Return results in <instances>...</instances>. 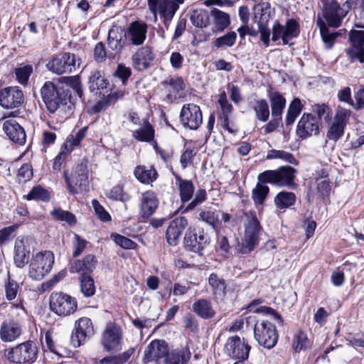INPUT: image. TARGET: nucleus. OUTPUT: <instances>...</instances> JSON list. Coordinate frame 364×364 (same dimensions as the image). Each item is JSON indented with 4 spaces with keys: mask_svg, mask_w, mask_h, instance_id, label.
<instances>
[{
    "mask_svg": "<svg viewBox=\"0 0 364 364\" xmlns=\"http://www.w3.org/2000/svg\"><path fill=\"white\" fill-rule=\"evenodd\" d=\"M41 94L47 110L50 113L56 111L66 112L71 111V107L68 106L70 100V95L63 87H58L53 82L47 81L41 89Z\"/></svg>",
    "mask_w": 364,
    "mask_h": 364,
    "instance_id": "obj_1",
    "label": "nucleus"
},
{
    "mask_svg": "<svg viewBox=\"0 0 364 364\" xmlns=\"http://www.w3.org/2000/svg\"><path fill=\"white\" fill-rule=\"evenodd\" d=\"M88 161L82 159L80 163L73 168L70 175L68 171L63 173V178L67 184L69 193L76 195L87 192L89 189V169Z\"/></svg>",
    "mask_w": 364,
    "mask_h": 364,
    "instance_id": "obj_2",
    "label": "nucleus"
},
{
    "mask_svg": "<svg viewBox=\"0 0 364 364\" xmlns=\"http://www.w3.org/2000/svg\"><path fill=\"white\" fill-rule=\"evenodd\" d=\"M185 0H147L149 10L152 14L149 18L154 23L158 21L159 14L163 18L164 26L168 29V25L179 8Z\"/></svg>",
    "mask_w": 364,
    "mask_h": 364,
    "instance_id": "obj_3",
    "label": "nucleus"
},
{
    "mask_svg": "<svg viewBox=\"0 0 364 364\" xmlns=\"http://www.w3.org/2000/svg\"><path fill=\"white\" fill-rule=\"evenodd\" d=\"M38 352L36 343L28 341L6 349L4 355L9 361L16 364H31L36 360Z\"/></svg>",
    "mask_w": 364,
    "mask_h": 364,
    "instance_id": "obj_4",
    "label": "nucleus"
},
{
    "mask_svg": "<svg viewBox=\"0 0 364 364\" xmlns=\"http://www.w3.org/2000/svg\"><path fill=\"white\" fill-rule=\"evenodd\" d=\"M296 171L291 166H281L277 170H268L259 173L257 178L261 183H269L279 187H294Z\"/></svg>",
    "mask_w": 364,
    "mask_h": 364,
    "instance_id": "obj_5",
    "label": "nucleus"
},
{
    "mask_svg": "<svg viewBox=\"0 0 364 364\" xmlns=\"http://www.w3.org/2000/svg\"><path fill=\"white\" fill-rule=\"evenodd\" d=\"M54 263V255L50 251H44L34 255L29 264L28 276L33 280H41L48 274Z\"/></svg>",
    "mask_w": 364,
    "mask_h": 364,
    "instance_id": "obj_6",
    "label": "nucleus"
},
{
    "mask_svg": "<svg viewBox=\"0 0 364 364\" xmlns=\"http://www.w3.org/2000/svg\"><path fill=\"white\" fill-rule=\"evenodd\" d=\"M254 336L260 346L268 349L275 346L279 337L276 327L264 319L257 320L255 323Z\"/></svg>",
    "mask_w": 364,
    "mask_h": 364,
    "instance_id": "obj_7",
    "label": "nucleus"
},
{
    "mask_svg": "<svg viewBox=\"0 0 364 364\" xmlns=\"http://www.w3.org/2000/svg\"><path fill=\"white\" fill-rule=\"evenodd\" d=\"M77 307L76 299L63 292H53L50 296V308L55 314L67 316L73 314Z\"/></svg>",
    "mask_w": 364,
    "mask_h": 364,
    "instance_id": "obj_8",
    "label": "nucleus"
},
{
    "mask_svg": "<svg viewBox=\"0 0 364 364\" xmlns=\"http://www.w3.org/2000/svg\"><path fill=\"white\" fill-rule=\"evenodd\" d=\"M75 55L70 53H62L53 58L46 64L47 69L56 75L71 73L79 66Z\"/></svg>",
    "mask_w": 364,
    "mask_h": 364,
    "instance_id": "obj_9",
    "label": "nucleus"
},
{
    "mask_svg": "<svg viewBox=\"0 0 364 364\" xmlns=\"http://www.w3.org/2000/svg\"><path fill=\"white\" fill-rule=\"evenodd\" d=\"M351 115L350 109L338 107L332 123L329 125L326 132V139L336 142L344 134V130Z\"/></svg>",
    "mask_w": 364,
    "mask_h": 364,
    "instance_id": "obj_10",
    "label": "nucleus"
},
{
    "mask_svg": "<svg viewBox=\"0 0 364 364\" xmlns=\"http://www.w3.org/2000/svg\"><path fill=\"white\" fill-rule=\"evenodd\" d=\"M262 229L260 223L255 214H251L247 218L245 223V237L242 245L239 251L247 254L252 251L258 243L259 233Z\"/></svg>",
    "mask_w": 364,
    "mask_h": 364,
    "instance_id": "obj_11",
    "label": "nucleus"
},
{
    "mask_svg": "<svg viewBox=\"0 0 364 364\" xmlns=\"http://www.w3.org/2000/svg\"><path fill=\"white\" fill-rule=\"evenodd\" d=\"M323 2V15L328 26L337 28L341 26L342 19L347 15L349 7L340 6L336 0H322Z\"/></svg>",
    "mask_w": 364,
    "mask_h": 364,
    "instance_id": "obj_12",
    "label": "nucleus"
},
{
    "mask_svg": "<svg viewBox=\"0 0 364 364\" xmlns=\"http://www.w3.org/2000/svg\"><path fill=\"white\" fill-rule=\"evenodd\" d=\"M93 335L94 327L92 321L87 317L80 318L75 323L70 336V343L73 347L77 348Z\"/></svg>",
    "mask_w": 364,
    "mask_h": 364,
    "instance_id": "obj_13",
    "label": "nucleus"
},
{
    "mask_svg": "<svg viewBox=\"0 0 364 364\" xmlns=\"http://www.w3.org/2000/svg\"><path fill=\"white\" fill-rule=\"evenodd\" d=\"M250 346L237 336L230 337L225 345L224 351L230 358L243 361L248 358Z\"/></svg>",
    "mask_w": 364,
    "mask_h": 364,
    "instance_id": "obj_14",
    "label": "nucleus"
},
{
    "mask_svg": "<svg viewBox=\"0 0 364 364\" xmlns=\"http://www.w3.org/2000/svg\"><path fill=\"white\" fill-rule=\"evenodd\" d=\"M180 119L184 127L198 129L203 122L200 107L193 103L184 105L181 109Z\"/></svg>",
    "mask_w": 364,
    "mask_h": 364,
    "instance_id": "obj_15",
    "label": "nucleus"
},
{
    "mask_svg": "<svg viewBox=\"0 0 364 364\" xmlns=\"http://www.w3.org/2000/svg\"><path fill=\"white\" fill-rule=\"evenodd\" d=\"M296 133L301 139L318 135L319 124L316 117L311 113H304L297 123Z\"/></svg>",
    "mask_w": 364,
    "mask_h": 364,
    "instance_id": "obj_16",
    "label": "nucleus"
},
{
    "mask_svg": "<svg viewBox=\"0 0 364 364\" xmlns=\"http://www.w3.org/2000/svg\"><path fill=\"white\" fill-rule=\"evenodd\" d=\"M23 101V91L17 86L7 87L0 90V106L4 109L18 107Z\"/></svg>",
    "mask_w": 364,
    "mask_h": 364,
    "instance_id": "obj_17",
    "label": "nucleus"
},
{
    "mask_svg": "<svg viewBox=\"0 0 364 364\" xmlns=\"http://www.w3.org/2000/svg\"><path fill=\"white\" fill-rule=\"evenodd\" d=\"M209 243V237L203 231L196 233L188 230L184 237L185 248L188 251L197 253L200 256L203 255V250Z\"/></svg>",
    "mask_w": 364,
    "mask_h": 364,
    "instance_id": "obj_18",
    "label": "nucleus"
},
{
    "mask_svg": "<svg viewBox=\"0 0 364 364\" xmlns=\"http://www.w3.org/2000/svg\"><path fill=\"white\" fill-rule=\"evenodd\" d=\"M122 331L119 326L109 323L107 326L102 336V344L107 351L120 350Z\"/></svg>",
    "mask_w": 364,
    "mask_h": 364,
    "instance_id": "obj_19",
    "label": "nucleus"
},
{
    "mask_svg": "<svg viewBox=\"0 0 364 364\" xmlns=\"http://www.w3.org/2000/svg\"><path fill=\"white\" fill-rule=\"evenodd\" d=\"M146 33L147 25L142 21H135L124 31V38L134 46H141L146 38Z\"/></svg>",
    "mask_w": 364,
    "mask_h": 364,
    "instance_id": "obj_20",
    "label": "nucleus"
},
{
    "mask_svg": "<svg viewBox=\"0 0 364 364\" xmlns=\"http://www.w3.org/2000/svg\"><path fill=\"white\" fill-rule=\"evenodd\" d=\"M159 200L153 191H148L141 195L139 214L144 219L149 218L156 210Z\"/></svg>",
    "mask_w": 364,
    "mask_h": 364,
    "instance_id": "obj_21",
    "label": "nucleus"
},
{
    "mask_svg": "<svg viewBox=\"0 0 364 364\" xmlns=\"http://www.w3.org/2000/svg\"><path fill=\"white\" fill-rule=\"evenodd\" d=\"M154 57V54L150 47L143 46L132 55V65L136 70H146L150 67Z\"/></svg>",
    "mask_w": 364,
    "mask_h": 364,
    "instance_id": "obj_22",
    "label": "nucleus"
},
{
    "mask_svg": "<svg viewBox=\"0 0 364 364\" xmlns=\"http://www.w3.org/2000/svg\"><path fill=\"white\" fill-rule=\"evenodd\" d=\"M218 103L221 109V113L219 116L221 126L230 134H236L238 131L237 127L234 124L230 125L229 123V116L232 112V106L229 103L225 92L219 95Z\"/></svg>",
    "mask_w": 364,
    "mask_h": 364,
    "instance_id": "obj_23",
    "label": "nucleus"
},
{
    "mask_svg": "<svg viewBox=\"0 0 364 364\" xmlns=\"http://www.w3.org/2000/svg\"><path fill=\"white\" fill-rule=\"evenodd\" d=\"M3 130L6 136L12 141L23 144L26 141V135L23 128L14 119H9L4 122Z\"/></svg>",
    "mask_w": 364,
    "mask_h": 364,
    "instance_id": "obj_24",
    "label": "nucleus"
},
{
    "mask_svg": "<svg viewBox=\"0 0 364 364\" xmlns=\"http://www.w3.org/2000/svg\"><path fill=\"white\" fill-rule=\"evenodd\" d=\"M168 350L167 343L164 341L154 340L146 348L143 360L149 363L164 358Z\"/></svg>",
    "mask_w": 364,
    "mask_h": 364,
    "instance_id": "obj_25",
    "label": "nucleus"
},
{
    "mask_svg": "<svg viewBox=\"0 0 364 364\" xmlns=\"http://www.w3.org/2000/svg\"><path fill=\"white\" fill-rule=\"evenodd\" d=\"M188 225V221L187 218L183 216L176 218L170 223L166 230V240L169 245H176L178 239Z\"/></svg>",
    "mask_w": 364,
    "mask_h": 364,
    "instance_id": "obj_26",
    "label": "nucleus"
},
{
    "mask_svg": "<svg viewBox=\"0 0 364 364\" xmlns=\"http://www.w3.org/2000/svg\"><path fill=\"white\" fill-rule=\"evenodd\" d=\"M21 327L18 322L14 319L5 320L0 327V338L4 342H12L21 334Z\"/></svg>",
    "mask_w": 364,
    "mask_h": 364,
    "instance_id": "obj_27",
    "label": "nucleus"
},
{
    "mask_svg": "<svg viewBox=\"0 0 364 364\" xmlns=\"http://www.w3.org/2000/svg\"><path fill=\"white\" fill-rule=\"evenodd\" d=\"M30 247L27 244V239L17 238L14 245V260L15 264L23 268L28 262Z\"/></svg>",
    "mask_w": 364,
    "mask_h": 364,
    "instance_id": "obj_28",
    "label": "nucleus"
},
{
    "mask_svg": "<svg viewBox=\"0 0 364 364\" xmlns=\"http://www.w3.org/2000/svg\"><path fill=\"white\" fill-rule=\"evenodd\" d=\"M5 296L8 301H14L16 299L19 301L14 306L16 309H21L24 311L21 300L19 299L20 294L21 291V287L18 282L11 277L9 273L8 274L7 279L4 283Z\"/></svg>",
    "mask_w": 364,
    "mask_h": 364,
    "instance_id": "obj_29",
    "label": "nucleus"
},
{
    "mask_svg": "<svg viewBox=\"0 0 364 364\" xmlns=\"http://www.w3.org/2000/svg\"><path fill=\"white\" fill-rule=\"evenodd\" d=\"M124 38V32L123 33L118 27H112L109 29L107 37L108 47L114 53H120L122 48L127 43Z\"/></svg>",
    "mask_w": 364,
    "mask_h": 364,
    "instance_id": "obj_30",
    "label": "nucleus"
},
{
    "mask_svg": "<svg viewBox=\"0 0 364 364\" xmlns=\"http://www.w3.org/2000/svg\"><path fill=\"white\" fill-rule=\"evenodd\" d=\"M191 356V353L188 347L168 350L163 360V364H186Z\"/></svg>",
    "mask_w": 364,
    "mask_h": 364,
    "instance_id": "obj_31",
    "label": "nucleus"
},
{
    "mask_svg": "<svg viewBox=\"0 0 364 364\" xmlns=\"http://www.w3.org/2000/svg\"><path fill=\"white\" fill-rule=\"evenodd\" d=\"M97 260L94 255H88L82 259L75 261L71 267L72 273H80L81 275H88L95 268Z\"/></svg>",
    "mask_w": 364,
    "mask_h": 364,
    "instance_id": "obj_32",
    "label": "nucleus"
},
{
    "mask_svg": "<svg viewBox=\"0 0 364 364\" xmlns=\"http://www.w3.org/2000/svg\"><path fill=\"white\" fill-rule=\"evenodd\" d=\"M254 20L257 24L267 23L274 14V9L269 2H259L254 8Z\"/></svg>",
    "mask_w": 364,
    "mask_h": 364,
    "instance_id": "obj_33",
    "label": "nucleus"
},
{
    "mask_svg": "<svg viewBox=\"0 0 364 364\" xmlns=\"http://www.w3.org/2000/svg\"><path fill=\"white\" fill-rule=\"evenodd\" d=\"M213 21V31H223L230 25V16L218 9H213L210 13Z\"/></svg>",
    "mask_w": 364,
    "mask_h": 364,
    "instance_id": "obj_34",
    "label": "nucleus"
},
{
    "mask_svg": "<svg viewBox=\"0 0 364 364\" xmlns=\"http://www.w3.org/2000/svg\"><path fill=\"white\" fill-rule=\"evenodd\" d=\"M270 103L272 117L282 119V115L286 106V100L278 92H272L268 95Z\"/></svg>",
    "mask_w": 364,
    "mask_h": 364,
    "instance_id": "obj_35",
    "label": "nucleus"
},
{
    "mask_svg": "<svg viewBox=\"0 0 364 364\" xmlns=\"http://www.w3.org/2000/svg\"><path fill=\"white\" fill-rule=\"evenodd\" d=\"M193 311L203 318H210L215 316L211 303L209 300L201 299L193 304Z\"/></svg>",
    "mask_w": 364,
    "mask_h": 364,
    "instance_id": "obj_36",
    "label": "nucleus"
},
{
    "mask_svg": "<svg viewBox=\"0 0 364 364\" xmlns=\"http://www.w3.org/2000/svg\"><path fill=\"white\" fill-rule=\"evenodd\" d=\"M133 137L139 141L150 142L154 139V129L147 119H144L142 127L135 130Z\"/></svg>",
    "mask_w": 364,
    "mask_h": 364,
    "instance_id": "obj_37",
    "label": "nucleus"
},
{
    "mask_svg": "<svg viewBox=\"0 0 364 364\" xmlns=\"http://www.w3.org/2000/svg\"><path fill=\"white\" fill-rule=\"evenodd\" d=\"M274 201L277 208L287 209L296 203V196L293 192L281 191L276 195Z\"/></svg>",
    "mask_w": 364,
    "mask_h": 364,
    "instance_id": "obj_38",
    "label": "nucleus"
},
{
    "mask_svg": "<svg viewBox=\"0 0 364 364\" xmlns=\"http://www.w3.org/2000/svg\"><path fill=\"white\" fill-rule=\"evenodd\" d=\"M178 182L180 198L182 203L189 201L194 193V186L191 181L183 180L179 176H176Z\"/></svg>",
    "mask_w": 364,
    "mask_h": 364,
    "instance_id": "obj_39",
    "label": "nucleus"
},
{
    "mask_svg": "<svg viewBox=\"0 0 364 364\" xmlns=\"http://www.w3.org/2000/svg\"><path fill=\"white\" fill-rule=\"evenodd\" d=\"M135 177L141 183L149 184L156 179L157 172L155 168L146 166H137L134 171Z\"/></svg>",
    "mask_w": 364,
    "mask_h": 364,
    "instance_id": "obj_40",
    "label": "nucleus"
},
{
    "mask_svg": "<svg viewBox=\"0 0 364 364\" xmlns=\"http://www.w3.org/2000/svg\"><path fill=\"white\" fill-rule=\"evenodd\" d=\"M252 109L255 112L256 118L262 122H265L269 117V107L268 102L264 99L256 100L253 105Z\"/></svg>",
    "mask_w": 364,
    "mask_h": 364,
    "instance_id": "obj_41",
    "label": "nucleus"
},
{
    "mask_svg": "<svg viewBox=\"0 0 364 364\" xmlns=\"http://www.w3.org/2000/svg\"><path fill=\"white\" fill-rule=\"evenodd\" d=\"M299 31L298 22L293 18L287 19L284 26L283 44H289V40L297 37Z\"/></svg>",
    "mask_w": 364,
    "mask_h": 364,
    "instance_id": "obj_42",
    "label": "nucleus"
},
{
    "mask_svg": "<svg viewBox=\"0 0 364 364\" xmlns=\"http://www.w3.org/2000/svg\"><path fill=\"white\" fill-rule=\"evenodd\" d=\"M210 15L205 9H196L192 11L191 14V21L192 24L198 28H204L210 23Z\"/></svg>",
    "mask_w": 364,
    "mask_h": 364,
    "instance_id": "obj_43",
    "label": "nucleus"
},
{
    "mask_svg": "<svg viewBox=\"0 0 364 364\" xmlns=\"http://www.w3.org/2000/svg\"><path fill=\"white\" fill-rule=\"evenodd\" d=\"M302 107L301 100L299 98L295 97L293 99L289 105L285 117L287 126L291 125L294 122L296 117L302 111Z\"/></svg>",
    "mask_w": 364,
    "mask_h": 364,
    "instance_id": "obj_44",
    "label": "nucleus"
},
{
    "mask_svg": "<svg viewBox=\"0 0 364 364\" xmlns=\"http://www.w3.org/2000/svg\"><path fill=\"white\" fill-rule=\"evenodd\" d=\"M208 283L216 297L223 298L225 296L226 284L223 279H220L217 274L213 273L209 276Z\"/></svg>",
    "mask_w": 364,
    "mask_h": 364,
    "instance_id": "obj_45",
    "label": "nucleus"
},
{
    "mask_svg": "<svg viewBox=\"0 0 364 364\" xmlns=\"http://www.w3.org/2000/svg\"><path fill=\"white\" fill-rule=\"evenodd\" d=\"M266 159L268 160L280 159L291 164H297L294 155L284 150L271 149L267 152Z\"/></svg>",
    "mask_w": 364,
    "mask_h": 364,
    "instance_id": "obj_46",
    "label": "nucleus"
},
{
    "mask_svg": "<svg viewBox=\"0 0 364 364\" xmlns=\"http://www.w3.org/2000/svg\"><path fill=\"white\" fill-rule=\"evenodd\" d=\"M134 352V350L130 348L126 352L117 355L105 357L100 360V363L101 364H124L128 360Z\"/></svg>",
    "mask_w": 364,
    "mask_h": 364,
    "instance_id": "obj_47",
    "label": "nucleus"
},
{
    "mask_svg": "<svg viewBox=\"0 0 364 364\" xmlns=\"http://www.w3.org/2000/svg\"><path fill=\"white\" fill-rule=\"evenodd\" d=\"M316 23L320 28V33L323 41L326 44L328 48H331L333 45L334 40L338 36V33H330L325 23L321 18L317 20Z\"/></svg>",
    "mask_w": 364,
    "mask_h": 364,
    "instance_id": "obj_48",
    "label": "nucleus"
},
{
    "mask_svg": "<svg viewBox=\"0 0 364 364\" xmlns=\"http://www.w3.org/2000/svg\"><path fill=\"white\" fill-rule=\"evenodd\" d=\"M93 55L95 60L97 63L105 62L107 58L110 60L115 58V53L113 52L107 53L105 45L102 42L97 43L95 45Z\"/></svg>",
    "mask_w": 364,
    "mask_h": 364,
    "instance_id": "obj_49",
    "label": "nucleus"
},
{
    "mask_svg": "<svg viewBox=\"0 0 364 364\" xmlns=\"http://www.w3.org/2000/svg\"><path fill=\"white\" fill-rule=\"evenodd\" d=\"M80 281L82 293L87 297L94 295L95 286L92 278L90 275H80Z\"/></svg>",
    "mask_w": 364,
    "mask_h": 364,
    "instance_id": "obj_50",
    "label": "nucleus"
},
{
    "mask_svg": "<svg viewBox=\"0 0 364 364\" xmlns=\"http://www.w3.org/2000/svg\"><path fill=\"white\" fill-rule=\"evenodd\" d=\"M28 200L48 201L50 196L48 191L41 186H34L26 196Z\"/></svg>",
    "mask_w": 364,
    "mask_h": 364,
    "instance_id": "obj_51",
    "label": "nucleus"
},
{
    "mask_svg": "<svg viewBox=\"0 0 364 364\" xmlns=\"http://www.w3.org/2000/svg\"><path fill=\"white\" fill-rule=\"evenodd\" d=\"M86 128L78 130L75 134H72L67 138L64 144L65 149L68 151H71L75 146H77L81 140L85 136Z\"/></svg>",
    "mask_w": 364,
    "mask_h": 364,
    "instance_id": "obj_52",
    "label": "nucleus"
},
{
    "mask_svg": "<svg viewBox=\"0 0 364 364\" xmlns=\"http://www.w3.org/2000/svg\"><path fill=\"white\" fill-rule=\"evenodd\" d=\"M50 214L56 220L65 221L69 225H73L76 223L75 216L69 211L63 210L60 208H55L51 211Z\"/></svg>",
    "mask_w": 364,
    "mask_h": 364,
    "instance_id": "obj_53",
    "label": "nucleus"
},
{
    "mask_svg": "<svg viewBox=\"0 0 364 364\" xmlns=\"http://www.w3.org/2000/svg\"><path fill=\"white\" fill-rule=\"evenodd\" d=\"M33 73V67L31 65H21L15 70V74L18 82L26 85Z\"/></svg>",
    "mask_w": 364,
    "mask_h": 364,
    "instance_id": "obj_54",
    "label": "nucleus"
},
{
    "mask_svg": "<svg viewBox=\"0 0 364 364\" xmlns=\"http://www.w3.org/2000/svg\"><path fill=\"white\" fill-rule=\"evenodd\" d=\"M236 38L237 34L235 31L228 32L225 35L217 38L214 41V46L217 48L223 46L231 47L235 44Z\"/></svg>",
    "mask_w": 364,
    "mask_h": 364,
    "instance_id": "obj_55",
    "label": "nucleus"
},
{
    "mask_svg": "<svg viewBox=\"0 0 364 364\" xmlns=\"http://www.w3.org/2000/svg\"><path fill=\"white\" fill-rule=\"evenodd\" d=\"M269 187L266 185L257 183L255 188L252 190V198L255 203L262 204L269 193Z\"/></svg>",
    "mask_w": 364,
    "mask_h": 364,
    "instance_id": "obj_56",
    "label": "nucleus"
},
{
    "mask_svg": "<svg viewBox=\"0 0 364 364\" xmlns=\"http://www.w3.org/2000/svg\"><path fill=\"white\" fill-rule=\"evenodd\" d=\"M89 82L91 91L102 90L107 87L106 80L97 71L92 74Z\"/></svg>",
    "mask_w": 364,
    "mask_h": 364,
    "instance_id": "obj_57",
    "label": "nucleus"
},
{
    "mask_svg": "<svg viewBox=\"0 0 364 364\" xmlns=\"http://www.w3.org/2000/svg\"><path fill=\"white\" fill-rule=\"evenodd\" d=\"M64 82L68 86L73 90V91L80 98H82L83 95V91L82 89L80 79L78 75L64 77Z\"/></svg>",
    "mask_w": 364,
    "mask_h": 364,
    "instance_id": "obj_58",
    "label": "nucleus"
},
{
    "mask_svg": "<svg viewBox=\"0 0 364 364\" xmlns=\"http://www.w3.org/2000/svg\"><path fill=\"white\" fill-rule=\"evenodd\" d=\"M206 198V191L204 189L198 190L195 194L193 200L187 205L183 212H188L195 209L198 205L203 203Z\"/></svg>",
    "mask_w": 364,
    "mask_h": 364,
    "instance_id": "obj_59",
    "label": "nucleus"
},
{
    "mask_svg": "<svg viewBox=\"0 0 364 364\" xmlns=\"http://www.w3.org/2000/svg\"><path fill=\"white\" fill-rule=\"evenodd\" d=\"M310 346V341L306 333L303 331H299L294 338V348L296 351L306 350Z\"/></svg>",
    "mask_w": 364,
    "mask_h": 364,
    "instance_id": "obj_60",
    "label": "nucleus"
},
{
    "mask_svg": "<svg viewBox=\"0 0 364 364\" xmlns=\"http://www.w3.org/2000/svg\"><path fill=\"white\" fill-rule=\"evenodd\" d=\"M219 212L211 210H201L199 213L198 219L215 227V223L219 220Z\"/></svg>",
    "mask_w": 364,
    "mask_h": 364,
    "instance_id": "obj_61",
    "label": "nucleus"
},
{
    "mask_svg": "<svg viewBox=\"0 0 364 364\" xmlns=\"http://www.w3.org/2000/svg\"><path fill=\"white\" fill-rule=\"evenodd\" d=\"M131 75L132 70L130 68L127 67L123 63H119L114 73V76L120 79L123 85H126Z\"/></svg>",
    "mask_w": 364,
    "mask_h": 364,
    "instance_id": "obj_62",
    "label": "nucleus"
},
{
    "mask_svg": "<svg viewBox=\"0 0 364 364\" xmlns=\"http://www.w3.org/2000/svg\"><path fill=\"white\" fill-rule=\"evenodd\" d=\"M348 56L353 60H358L360 63H364V48L351 46L346 50Z\"/></svg>",
    "mask_w": 364,
    "mask_h": 364,
    "instance_id": "obj_63",
    "label": "nucleus"
},
{
    "mask_svg": "<svg viewBox=\"0 0 364 364\" xmlns=\"http://www.w3.org/2000/svg\"><path fill=\"white\" fill-rule=\"evenodd\" d=\"M352 46L364 48V31L353 30L350 33Z\"/></svg>",
    "mask_w": 364,
    "mask_h": 364,
    "instance_id": "obj_64",
    "label": "nucleus"
}]
</instances>
